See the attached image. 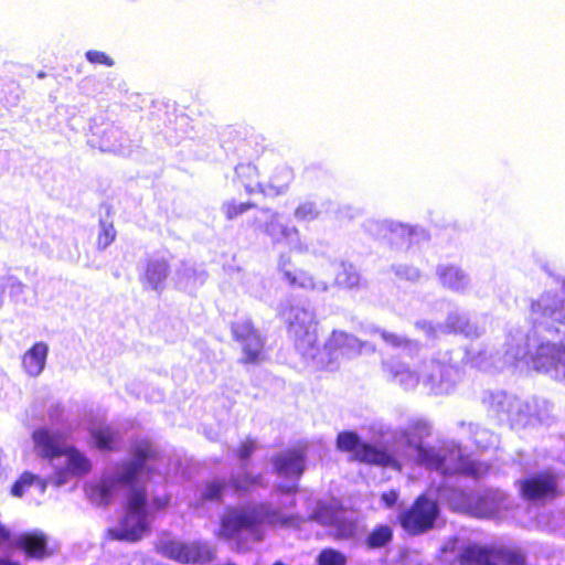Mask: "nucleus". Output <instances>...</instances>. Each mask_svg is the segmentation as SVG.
<instances>
[{
    "label": "nucleus",
    "instance_id": "1",
    "mask_svg": "<svg viewBox=\"0 0 565 565\" xmlns=\"http://www.w3.org/2000/svg\"><path fill=\"white\" fill-rule=\"evenodd\" d=\"M372 430L382 441H363L355 431L344 430L337 436V448L363 463L402 471L404 463L413 462L437 472L443 478L437 487V499L454 511L492 518L509 508V497L500 489L468 492L452 483L462 477L480 479L490 467L465 455L455 441L426 445L424 440L431 435V425L425 418H409L406 426L394 429L379 423Z\"/></svg>",
    "mask_w": 565,
    "mask_h": 565
},
{
    "label": "nucleus",
    "instance_id": "2",
    "mask_svg": "<svg viewBox=\"0 0 565 565\" xmlns=\"http://www.w3.org/2000/svg\"><path fill=\"white\" fill-rule=\"evenodd\" d=\"M541 268L559 285V292L545 290L531 301V328L509 323L503 351L493 344H483L478 351L466 349L462 359L482 371L525 361L534 371L565 383V345L556 326H565V278L556 276L547 263Z\"/></svg>",
    "mask_w": 565,
    "mask_h": 565
},
{
    "label": "nucleus",
    "instance_id": "3",
    "mask_svg": "<svg viewBox=\"0 0 565 565\" xmlns=\"http://www.w3.org/2000/svg\"><path fill=\"white\" fill-rule=\"evenodd\" d=\"M131 458L105 475L87 489L89 500L109 504L118 494L124 497V515L116 527L108 529L111 541H139L150 529L156 513L170 502L166 478L159 472V451L148 440H135Z\"/></svg>",
    "mask_w": 565,
    "mask_h": 565
},
{
    "label": "nucleus",
    "instance_id": "4",
    "mask_svg": "<svg viewBox=\"0 0 565 565\" xmlns=\"http://www.w3.org/2000/svg\"><path fill=\"white\" fill-rule=\"evenodd\" d=\"M275 472L290 480L289 483L276 484L271 498L280 495L277 508L273 502H263L248 507L228 508L221 516L218 537L233 543L238 551L249 550L255 542L264 539V526L291 525L295 516L282 510L296 505L295 493L298 491V480L306 468V456L301 450L290 449L273 458Z\"/></svg>",
    "mask_w": 565,
    "mask_h": 565
},
{
    "label": "nucleus",
    "instance_id": "5",
    "mask_svg": "<svg viewBox=\"0 0 565 565\" xmlns=\"http://www.w3.org/2000/svg\"><path fill=\"white\" fill-rule=\"evenodd\" d=\"M387 379L404 390H413L419 382L434 395L450 394L461 379L459 365L452 361L451 352L438 353L423 363L419 373L411 371L408 365L394 359L383 362Z\"/></svg>",
    "mask_w": 565,
    "mask_h": 565
},
{
    "label": "nucleus",
    "instance_id": "6",
    "mask_svg": "<svg viewBox=\"0 0 565 565\" xmlns=\"http://www.w3.org/2000/svg\"><path fill=\"white\" fill-rule=\"evenodd\" d=\"M32 439L35 454L49 460L54 468L50 481L55 487H62L72 477H82L90 471V460L76 448L67 446L60 431L42 427L32 433Z\"/></svg>",
    "mask_w": 565,
    "mask_h": 565
},
{
    "label": "nucleus",
    "instance_id": "7",
    "mask_svg": "<svg viewBox=\"0 0 565 565\" xmlns=\"http://www.w3.org/2000/svg\"><path fill=\"white\" fill-rule=\"evenodd\" d=\"M256 450V441L248 439L239 445L236 456L241 460L239 471L228 479L218 478L206 481L195 493L191 505L194 509H206L210 504H220L227 489L236 494H247L258 487H266L263 475H252L247 470V461Z\"/></svg>",
    "mask_w": 565,
    "mask_h": 565
},
{
    "label": "nucleus",
    "instance_id": "8",
    "mask_svg": "<svg viewBox=\"0 0 565 565\" xmlns=\"http://www.w3.org/2000/svg\"><path fill=\"white\" fill-rule=\"evenodd\" d=\"M458 537L448 539L440 547L443 554L458 551L456 562L458 565H525L526 557L520 550L493 548L468 544L459 546Z\"/></svg>",
    "mask_w": 565,
    "mask_h": 565
},
{
    "label": "nucleus",
    "instance_id": "9",
    "mask_svg": "<svg viewBox=\"0 0 565 565\" xmlns=\"http://www.w3.org/2000/svg\"><path fill=\"white\" fill-rule=\"evenodd\" d=\"M363 348H369V344L355 335L333 330L323 348L319 349L315 344V353L308 354L305 361L318 370L333 372L340 367L342 361L358 356Z\"/></svg>",
    "mask_w": 565,
    "mask_h": 565
},
{
    "label": "nucleus",
    "instance_id": "10",
    "mask_svg": "<svg viewBox=\"0 0 565 565\" xmlns=\"http://www.w3.org/2000/svg\"><path fill=\"white\" fill-rule=\"evenodd\" d=\"M250 225L255 231L267 235L274 244L286 243L298 253L311 252L309 246L301 241L298 228L284 223L280 214L271 209L258 210L254 214Z\"/></svg>",
    "mask_w": 565,
    "mask_h": 565
},
{
    "label": "nucleus",
    "instance_id": "11",
    "mask_svg": "<svg viewBox=\"0 0 565 565\" xmlns=\"http://www.w3.org/2000/svg\"><path fill=\"white\" fill-rule=\"evenodd\" d=\"M435 495L437 497V489ZM437 501V498L433 500L422 494L409 508L401 510L397 519L403 530L408 534L418 535L434 529L440 514Z\"/></svg>",
    "mask_w": 565,
    "mask_h": 565
},
{
    "label": "nucleus",
    "instance_id": "12",
    "mask_svg": "<svg viewBox=\"0 0 565 565\" xmlns=\"http://www.w3.org/2000/svg\"><path fill=\"white\" fill-rule=\"evenodd\" d=\"M289 332L295 339V348L305 359L315 353L317 343L316 313L309 302L292 306L289 312Z\"/></svg>",
    "mask_w": 565,
    "mask_h": 565
},
{
    "label": "nucleus",
    "instance_id": "13",
    "mask_svg": "<svg viewBox=\"0 0 565 565\" xmlns=\"http://www.w3.org/2000/svg\"><path fill=\"white\" fill-rule=\"evenodd\" d=\"M282 180L278 181L271 178L268 183L259 181L258 170L253 163H239L235 167V179L243 185L249 195L262 194L264 196H277L286 192L289 181L291 180V171L282 167L279 169Z\"/></svg>",
    "mask_w": 565,
    "mask_h": 565
},
{
    "label": "nucleus",
    "instance_id": "14",
    "mask_svg": "<svg viewBox=\"0 0 565 565\" xmlns=\"http://www.w3.org/2000/svg\"><path fill=\"white\" fill-rule=\"evenodd\" d=\"M159 548L168 558L183 564L207 563L215 557L214 546L205 540H167L160 543Z\"/></svg>",
    "mask_w": 565,
    "mask_h": 565
},
{
    "label": "nucleus",
    "instance_id": "15",
    "mask_svg": "<svg viewBox=\"0 0 565 565\" xmlns=\"http://www.w3.org/2000/svg\"><path fill=\"white\" fill-rule=\"evenodd\" d=\"M521 497L534 504H544L559 495V477L552 471L532 473L518 481Z\"/></svg>",
    "mask_w": 565,
    "mask_h": 565
},
{
    "label": "nucleus",
    "instance_id": "16",
    "mask_svg": "<svg viewBox=\"0 0 565 565\" xmlns=\"http://www.w3.org/2000/svg\"><path fill=\"white\" fill-rule=\"evenodd\" d=\"M92 138L88 140L92 147H97L102 151L117 152L128 154L130 151L129 139L121 131L120 127L114 122H100L95 117L89 126Z\"/></svg>",
    "mask_w": 565,
    "mask_h": 565
},
{
    "label": "nucleus",
    "instance_id": "17",
    "mask_svg": "<svg viewBox=\"0 0 565 565\" xmlns=\"http://www.w3.org/2000/svg\"><path fill=\"white\" fill-rule=\"evenodd\" d=\"M312 520L331 527L333 535L340 540L353 539L358 534V523L343 510L319 502L311 513Z\"/></svg>",
    "mask_w": 565,
    "mask_h": 565
},
{
    "label": "nucleus",
    "instance_id": "18",
    "mask_svg": "<svg viewBox=\"0 0 565 565\" xmlns=\"http://www.w3.org/2000/svg\"><path fill=\"white\" fill-rule=\"evenodd\" d=\"M232 333L241 344L244 363H256L264 358L265 340L254 328L250 320H237L232 323Z\"/></svg>",
    "mask_w": 565,
    "mask_h": 565
},
{
    "label": "nucleus",
    "instance_id": "19",
    "mask_svg": "<svg viewBox=\"0 0 565 565\" xmlns=\"http://www.w3.org/2000/svg\"><path fill=\"white\" fill-rule=\"evenodd\" d=\"M439 285L454 294L468 295L472 290L470 275L458 264L440 263L435 269Z\"/></svg>",
    "mask_w": 565,
    "mask_h": 565
},
{
    "label": "nucleus",
    "instance_id": "20",
    "mask_svg": "<svg viewBox=\"0 0 565 565\" xmlns=\"http://www.w3.org/2000/svg\"><path fill=\"white\" fill-rule=\"evenodd\" d=\"M170 273V265L167 258L160 255H152L145 260L139 274V280L143 289L161 294L166 288V280Z\"/></svg>",
    "mask_w": 565,
    "mask_h": 565
},
{
    "label": "nucleus",
    "instance_id": "21",
    "mask_svg": "<svg viewBox=\"0 0 565 565\" xmlns=\"http://www.w3.org/2000/svg\"><path fill=\"white\" fill-rule=\"evenodd\" d=\"M515 397V395L503 390H484L481 393L480 401L489 416L494 417L500 423H507L511 416Z\"/></svg>",
    "mask_w": 565,
    "mask_h": 565
},
{
    "label": "nucleus",
    "instance_id": "22",
    "mask_svg": "<svg viewBox=\"0 0 565 565\" xmlns=\"http://www.w3.org/2000/svg\"><path fill=\"white\" fill-rule=\"evenodd\" d=\"M429 238L428 231L423 226L393 221L387 242L396 248H409Z\"/></svg>",
    "mask_w": 565,
    "mask_h": 565
},
{
    "label": "nucleus",
    "instance_id": "23",
    "mask_svg": "<svg viewBox=\"0 0 565 565\" xmlns=\"http://www.w3.org/2000/svg\"><path fill=\"white\" fill-rule=\"evenodd\" d=\"M278 268L284 276V279L291 287H299L303 289H311L319 292L328 291L329 284L324 280H318L303 270H298L292 267L289 257L281 255L278 262Z\"/></svg>",
    "mask_w": 565,
    "mask_h": 565
},
{
    "label": "nucleus",
    "instance_id": "24",
    "mask_svg": "<svg viewBox=\"0 0 565 565\" xmlns=\"http://www.w3.org/2000/svg\"><path fill=\"white\" fill-rule=\"evenodd\" d=\"M444 327L446 335L455 334L462 335L467 339H475L481 337L483 333V329L471 320L470 313L459 308L447 312Z\"/></svg>",
    "mask_w": 565,
    "mask_h": 565
},
{
    "label": "nucleus",
    "instance_id": "25",
    "mask_svg": "<svg viewBox=\"0 0 565 565\" xmlns=\"http://www.w3.org/2000/svg\"><path fill=\"white\" fill-rule=\"evenodd\" d=\"M370 332L379 333L381 339L392 349L397 350L403 356L415 359L420 355L425 345L415 339L388 332L384 329L371 327Z\"/></svg>",
    "mask_w": 565,
    "mask_h": 565
},
{
    "label": "nucleus",
    "instance_id": "26",
    "mask_svg": "<svg viewBox=\"0 0 565 565\" xmlns=\"http://www.w3.org/2000/svg\"><path fill=\"white\" fill-rule=\"evenodd\" d=\"M49 345L43 341L35 342L22 356V367L31 377L40 376L46 365Z\"/></svg>",
    "mask_w": 565,
    "mask_h": 565
},
{
    "label": "nucleus",
    "instance_id": "27",
    "mask_svg": "<svg viewBox=\"0 0 565 565\" xmlns=\"http://www.w3.org/2000/svg\"><path fill=\"white\" fill-rule=\"evenodd\" d=\"M14 544L29 557L43 558L47 555V537L42 532L21 533L14 539Z\"/></svg>",
    "mask_w": 565,
    "mask_h": 565
},
{
    "label": "nucleus",
    "instance_id": "28",
    "mask_svg": "<svg viewBox=\"0 0 565 565\" xmlns=\"http://www.w3.org/2000/svg\"><path fill=\"white\" fill-rule=\"evenodd\" d=\"M88 431L90 444L99 450H117L121 443L120 434L113 429L109 425H94L89 428Z\"/></svg>",
    "mask_w": 565,
    "mask_h": 565
},
{
    "label": "nucleus",
    "instance_id": "29",
    "mask_svg": "<svg viewBox=\"0 0 565 565\" xmlns=\"http://www.w3.org/2000/svg\"><path fill=\"white\" fill-rule=\"evenodd\" d=\"M334 285L347 290H360L366 287V280L352 263L342 260L335 274Z\"/></svg>",
    "mask_w": 565,
    "mask_h": 565
},
{
    "label": "nucleus",
    "instance_id": "30",
    "mask_svg": "<svg viewBox=\"0 0 565 565\" xmlns=\"http://www.w3.org/2000/svg\"><path fill=\"white\" fill-rule=\"evenodd\" d=\"M174 279L179 289L188 290L202 285L206 279V273L203 269H196L189 262H182L175 269Z\"/></svg>",
    "mask_w": 565,
    "mask_h": 565
},
{
    "label": "nucleus",
    "instance_id": "31",
    "mask_svg": "<svg viewBox=\"0 0 565 565\" xmlns=\"http://www.w3.org/2000/svg\"><path fill=\"white\" fill-rule=\"evenodd\" d=\"M532 398L523 401L515 397L511 416L508 419V424L512 428L525 427L533 425L532 419Z\"/></svg>",
    "mask_w": 565,
    "mask_h": 565
},
{
    "label": "nucleus",
    "instance_id": "32",
    "mask_svg": "<svg viewBox=\"0 0 565 565\" xmlns=\"http://www.w3.org/2000/svg\"><path fill=\"white\" fill-rule=\"evenodd\" d=\"M34 487L40 493L46 489L45 482L32 472H23L21 477L12 484L11 494L22 497L26 489Z\"/></svg>",
    "mask_w": 565,
    "mask_h": 565
},
{
    "label": "nucleus",
    "instance_id": "33",
    "mask_svg": "<svg viewBox=\"0 0 565 565\" xmlns=\"http://www.w3.org/2000/svg\"><path fill=\"white\" fill-rule=\"evenodd\" d=\"M393 540V530L387 524L376 525L366 536L365 545L369 550L385 547Z\"/></svg>",
    "mask_w": 565,
    "mask_h": 565
},
{
    "label": "nucleus",
    "instance_id": "34",
    "mask_svg": "<svg viewBox=\"0 0 565 565\" xmlns=\"http://www.w3.org/2000/svg\"><path fill=\"white\" fill-rule=\"evenodd\" d=\"M470 437L472 438L476 446L480 449H488L495 446L498 437L487 428L481 427L478 424L469 423L467 425Z\"/></svg>",
    "mask_w": 565,
    "mask_h": 565
},
{
    "label": "nucleus",
    "instance_id": "35",
    "mask_svg": "<svg viewBox=\"0 0 565 565\" xmlns=\"http://www.w3.org/2000/svg\"><path fill=\"white\" fill-rule=\"evenodd\" d=\"M414 328L423 332L428 342H436L441 335H446L444 322H434L428 319H417Z\"/></svg>",
    "mask_w": 565,
    "mask_h": 565
},
{
    "label": "nucleus",
    "instance_id": "36",
    "mask_svg": "<svg viewBox=\"0 0 565 565\" xmlns=\"http://www.w3.org/2000/svg\"><path fill=\"white\" fill-rule=\"evenodd\" d=\"M553 405L545 398L532 397V419L535 423L548 425Z\"/></svg>",
    "mask_w": 565,
    "mask_h": 565
},
{
    "label": "nucleus",
    "instance_id": "37",
    "mask_svg": "<svg viewBox=\"0 0 565 565\" xmlns=\"http://www.w3.org/2000/svg\"><path fill=\"white\" fill-rule=\"evenodd\" d=\"M393 220L369 218L363 223V230L376 239L387 241Z\"/></svg>",
    "mask_w": 565,
    "mask_h": 565
},
{
    "label": "nucleus",
    "instance_id": "38",
    "mask_svg": "<svg viewBox=\"0 0 565 565\" xmlns=\"http://www.w3.org/2000/svg\"><path fill=\"white\" fill-rule=\"evenodd\" d=\"M317 565H347V556L339 550L326 547L319 552L316 558Z\"/></svg>",
    "mask_w": 565,
    "mask_h": 565
},
{
    "label": "nucleus",
    "instance_id": "39",
    "mask_svg": "<svg viewBox=\"0 0 565 565\" xmlns=\"http://www.w3.org/2000/svg\"><path fill=\"white\" fill-rule=\"evenodd\" d=\"M391 271L397 279L408 282H417L422 277L420 270L408 264H393L391 266Z\"/></svg>",
    "mask_w": 565,
    "mask_h": 565
},
{
    "label": "nucleus",
    "instance_id": "40",
    "mask_svg": "<svg viewBox=\"0 0 565 565\" xmlns=\"http://www.w3.org/2000/svg\"><path fill=\"white\" fill-rule=\"evenodd\" d=\"M321 211L315 202L305 201L300 203L294 213V216L299 222H311L319 217Z\"/></svg>",
    "mask_w": 565,
    "mask_h": 565
},
{
    "label": "nucleus",
    "instance_id": "41",
    "mask_svg": "<svg viewBox=\"0 0 565 565\" xmlns=\"http://www.w3.org/2000/svg\"><path fill=\"white\" fill-rule=\"evenodd\" d=\"M100 232L98 235L97 245L99 249H106L116 238V230L111 222L100 220Z\"/></svg>",
    "mask_w": 565,
    "mask_h": 565
},
{
    "label": "nucleus",
    "instance_id": "42",
    "mask_svg": "<svg viewBox=\"0 0 565 565\" xmlns=\"http://www.w3.org/2000/svg\"><path fill=\"white\" fill-rule=\"evenodd\" d=\"M253 203L236 202L235 200L227 201L222 205V212L227 220H235L249 209L254 207Z\"/></svg>",
    "mask_w": 565,
    "mask_h": 565
},
{
    "label": "nucleus",
    "instance_id": "43",
    "mask_svg": "<svg viewBox=\"0 0 565 565\" xmlns=\"http://www.w3.org/2000/svg\"><path fill=\"white\" fill-rule=\"evenodd\" d=\"M85 57L92 64L114 65V60L102 51L89 50L85 53Z\"/></svg>",
    "mask_w": 565,
    "mask_h": 565
},
{
    "label": "nucleus",
    "instance_id": "44",
    "mask_svg": "<svg viewBox=\"0 0 565 565\" xmlns=\"http://www.w3.org/2000/svg\"><path fill=\"white\" fill-rule=\"evenodd\" d=\"M361 210L351 205H342L338 210V215L340 218L353 220L361 215Z\"/></svg>",
    "mask_w": 565,
    "mask_h": 565
},
{
    "label": "nucleus",
    "instance_id": "45",
    "mask_svg": "<svg viewBox=\"0 0 565 565\" xmlns=\"http://www.w3.org/2000/svg\"><path fill=\"white\" fill-rule=\"evenodd\" d=\"M64 414V406L60 403L51 404L47 408V416L52 423L61 422Z\"/></svg>",
    "mask_w": 565,
    "mask_h": 565
},
{
    "label": "nucleus",
    "instance_id": "46",
    "mask_svg": "<svg viewBox=\"0 0 565 565\" xmlns=\"http://www.w3.org/2000/svg\"><path fill=\"white\" fill-rule=\"evenodd\" d=\"M398 497L399 494L396 490H391L382 493L381 501L386 508H393L396 504Z\"/></svg>",
    "mask_w": 565,
    "mask_h": 565
},
{
    "label": "nucleus",
    "instance_id": "47",
    "mask_svg": "<svg viewBox=\"0 0 565 565\" xmlns=\"http://www.w3.org/2000/svg\"><path fill=\"white\" fill-rule=\"evenodd\" d=\"M6 286L10 288L11 295L22 294L24 288V285L14 277H8Z\"/></svg>",
    "mask_w": 565,
    "mask_h": 565
},
{
    "label": "nucleus",
    "instance_id": "48",
    "mask_svg": "<svg viewBox=\"0 0 565 565\" xmlns=\"http://www.w3.org/2000/svg\"><path fill=\"white\" fill-rule=\"evenodd\" d=\"M10 467L8 455L0 448V479L7 478L6 473Z\"/></svg>",
    "mask_w": 565,
    "mask_h": 565
},
{
    "label": "nucleus",
    "instance_id": "49",
    "mask_svg": "<svg viewBox=\"0 0 565 565\" xmlns=\"http://www.w3.org/2000/svg\"><path fill=\"white\" fill-rule=\"evenodd\" d=\"M116 79V76L114 74H108L104 79L103 82L100 83V87L97 88V93H107V89L106 87H113V81Z\"/></svg>",
    "mask_w": 565,
    "mask_h": 565
},
{
    "label": "nucleus",
    "instance_id": "50",
    "mask_svg": "<svg viewBox=\"0 0 565 565\" xmlns=\"http://www.w3.org/2000/svg\"><path fill=\"white\" fill-rule=\"evenodd\" d=\"M518 463L522 467L524 471L530 470L532 467L530 465V461L527 460V456H525L523 452L518 454Z\"/></svg>",
    "mask_w": 565,
    "mask_h": 565
},
{
    "label": "nucleus",
    "instance_id": "51",
    "mask_svg": "<svg viewBox=\"0 0 565 565\" xmlns=\"http://www.w3.org/2000/svg\"><path fill=\"white\" fill-rule=\"evenodd\" d=\"M489 289H490V287H488V288H486V289H484V288H480V289H478V290L476 291V295H477L478 297H486V296L489 294V292H488V291H489Z\"/></svg>",
    "mask_w": 565,
    "mask_h": 565
},
{
    "label": "nucleus",
    "instance_id": "52",
    "mask_svg": "<svg viewBox=\"0 0 565 565\" xmlns=\"http://www.w3.org/2000/svg\"><path fill=\"white\" fill-rule=\"evenodd\" d=\"M94 81H95V78H86V79L84 81V83H85V84H89V83H92V82H94Z\"/></svg>",
    "mask_w": 565,
    "mask_h": 565
},
{
    "label": "nucleus",
    "instance_id": "53",
    "mask_svg": "<svg viewBox=\"0 0 565 565\" xmlns=\"http://www.w3.org/2000/svg\"><path fill=\"white\" fill-rule=\"evenodd\" d=\"M273 565H286V564H284L281 561H277Z\"/></svg>",
    "mask_w": 565,
    "mask_h": 565
},
{
    "label": "nucleus",
    "instance_id": "54",
    "mask_svg": "<svg viewBox=\"0 0 565 565\" xmlns=\"http://www.w3.org/2000/svg\"><path fill=\"white\" fill-rule=\"evenodd\" d=\"M226 565H235V564H233V563H228V564H226Z\"/></svg>",
    "mask_w": 565,
    "mask_h": 565
}]
</instances>
